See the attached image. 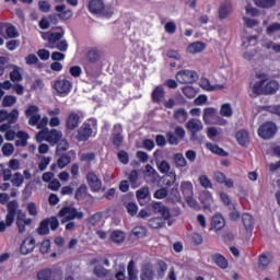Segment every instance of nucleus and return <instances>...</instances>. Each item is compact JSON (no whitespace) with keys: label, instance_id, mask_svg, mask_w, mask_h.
<instances>
[{"label":"nucleus","instance_id":"nucleus-63","mask_svg":"<svg viewBox=\"0 0 280 280\" xmlns=\"http://www.w3.org/2000/svg\"><path fill=\"white\" fill-rule=\"evenodd\" d=\"M132 235L136 237H145V228L143 226H136L131 231Z\"/></svg>","mask_w":280,"mask_h":280},{"label":"nucleus","instance_id":"nucleus-46","mask_svg":"<svg viewBox=\"0 0 280 280\" xmlns=\"http://www.w3.org/2000/svg\"><path fill=\"white\" fill-rule=\"evenodd\" d=\"M158 277H160L161 279H163V277H165V272H167V262H165L164 260H158Z\"/></svg>","mask_w":280,"mask_h":280},{"label":"nucleus","instance_id":"nucleus-56","mask_svg":"<svg viewBox=\"0 0 280 280\" xmlns=\"http://www.w3.org/2000/svg\"><path fill=\"white\" fill-rule=\"evenodd\" d=\"M88 222H89V224H91V226H97V224L102 222V213H100V212L94 213L88 220Z\"/></svg>","mask_w":280,"mask_h":280},{"label":"nucleus","instance_id":"nucleus-45","mask_svg":"<svg viewBox=\"0 0 280 280\" xmlns=\"http://www.w3.org/2000/svg\"><path fill=\"white\" fill-rule=\"evenodd\" d=\"M221 117H233V107L229 103L221 105L220 109Z\"/></svg>","mask_w":280,"mask_h":280},{"label":"nucleus","instance_id":"nucleus-43","mask_svg":"<svg viewBox=\"0 0 280 280\" xmlns=\"http://www.w3.org/2000/svg\"><path fill=\"white\" fill-rule=\"evenodd\" d=\"M54 271L49 268L42 269L37 272V280H51Z\"/></svg>","mask_w":280,"mask_h":280},{"label":"nucleus","instance_id":"nucleus-29","mask_svg":"<svg viewBox=\"0 0 280 280\" xmlns=\"http://www.w3.org/2000/svg\"><path fill=\"white\" fill-rule=\"evenodd\" d=\"M173 119H175L177 124H185V121L189 119V114H187L185 108L180 107L174 110Z\"/></svg>","mask_w":280,"mask_h":280},{"label":"nucleus","instance_id":"nucleus-60","mask_svg":"<svg viewBox=\"0 0 280 280\" xmlns=\"http://www.w3.org/2000/svg\"><path fill=\"white\" fill-rule=\"evenodd\" d=\"M158 170H159V172H161V174H170V170H171L170 162L163 160L159 164Z\"/></svg>","mask_w":280,"mask_h":280},{"label":"nucleus","instance_id":"nucleus-3","mask_svg":"<svg viewBox=\"0 0 280 280\" xmlns=\"http://www.w3.org/2000/svg\"><path fill=\"white\" fill-rule=\"evenodd\" d=\"M205 125L200 119L191 118L186 122V129L190 132V140L195 143H205V136H198L203 130Z\"/></svg>","mask_w":280,"mask_h":280},{"label":"nucleus","instance_id":"nucleus-52","mask_svg":"<svg viewBox=\"0 0 280 280\" xmlns=\"http://www.w3.org/2000/svg\"><path fill=\"white\" fill-rule=\"evenodd\" d=\"M175 165L177 167H186L187 166V160H185V155L183 153H176L174 155Z\"/></svg>","mask_w":280,"mask_h":280},{"label":"nucleus","instance_id":"nucleus-17","mask_svg":"<svg viewBox=\"0 0 280 280\" xmlns=\"http://www.w3.org/2000/svg\"><path fill=\"white\" fill-rule=\"evenodd\" d=\"M213 180H215V183H218L219 185H225V187H228V189H233L235 182H233V179L231 178H226V174L217 171L213 174Z\"/></svg>","mask_w":280,"mask_h":280},{"label":"nucleus","instance_id":"nucleus-42","mask_svg":"<svg viewBox=\"0 0 280 280\" xmlns=\"http://www.w3.org/2000/svg\"><path fill=\"white\" fill-rule=\"evenodd\" d=\"M38 235H49V220L44 219L37 229Z\"/></svg>","mask_w":280,"mask_h":280},{"label":"nucleus","instance_id":"nucleus-41","mask_svg":"<svg viewBox=\"0 0 280 280\" xmlns=\"http://www.w3.org/2000/svg\"><path fill=\"white\" fill-rule=\"evenodd\" d=\"M79 159L82 163H88L89 165H91V162L95 161V159H97V155L94 152L81 153L79 155Z\"/></svg>","mask_w":280,"mask_h":280},{"label":"nucleus","instance_id":"nucleus-8","mask_svg":"<svg viewBox=\"0 0 280 280\" xmlns=\"http://www.w3.org/2000/svg\"><path fill=\"white\" fill-rule=\"evenodd\" d=\"M277 135V125L272 121H267L258 128L260 139H272Z\"/></svg>","mask_w":280,"mask_h":280},{"label":"nucleus","instance_id":"nucleus-61","mask_svg":"<svg viewBox=\"0 0 280 280\" xmlns=\"http://www.w3.org/2000/svg\"><path fill=\"white\" fill-rule=\"evenodd\" d=\"M219 197L221 202H223L225 207H231V205H233V201L231 200V197L229 196V194L221 191L219 194Z\"/></svg>","mask_w":280,"mask_h":280},{"label":"nucleus","instance_id":"nucleus-1","mask_svg":"<svg viewBox=\"0 0 280 280\" xmlns=\"http://www.w3.org/2000/svg\"><path fill=\"white\" fill-rule=\"evenodd\" d=\"M151 209L154 213H160L161 217H154L149 220L148 224L150 229H163L166 220H171V218H178V215H180V208L175 207L170 209L161 201L153 202L151 205Z\"/></svg>","mask_w":280,"mask_h":280},{"label":"nucleus","instance_id":"nucleus-14","mask_svg":"<svg viewBox=\"0 0 280 280\" xmlns=\"http://www.w3.org/2000/svg\"><path fill=\"white\" fill-rule=\"evenodd\" d=\"M86 183L93 192L100 191L102 189V179L97 177V174L95 172H89L86 174Z\"/></svg>","mask_w":280,"mask_h":280},{"label":"nucleus","instance_id":"nucleus-18","mask_svg":"<svg viewBox=\"0 0 280 280\" xmlns=\"http://www.w3.org/2000/svg\"><path fill=\"white\" fill-rule=\"evenodd\" d=\"M55 11L59 12L57 16H59V19H61L62 21H69V19L73 18V11L71 9L67 10V5L65 4L56 5Z\"/></svg>","mask_w":280,"mask_h":280},{"label":"nucleus","instance_id":"nucleus-34","mask_svg":"<svg viewBox=\"0 0 280 280\" xmlns=\"http://www.w3.org/2000/svg\"><path fill=\"white\" fill-rule=\"evenodd\" d=\"M206 148H208V150H210V152L213 154H218V156H229V152L224 151V149L220 148L218 144L208 142Z\"/></svg>","mask_w":280,"mask_h":280},{"label":"nucleus","instance_id":"nucleus-58","mask_svg":"<svg viewBox=\"0 0 280 280\" xmlns=\"http://www.w3.org/2000/svg\"><path fill=\"white\" fill-rule=\"evenodd\" d=\"M118 161H120L122 165H128V163H130V156L128 155V152L120 150L118 152Z\"/></svg>","mask_w":280,"mask_h":280},{"label":"nucleus","instance_id":"nucleus-4","mask_svg":"<svg viewBox=\"0 0 280 280\" xmlns=\"http://www.w3.org/2000/svg\"><path fill=\"white\" fill-rule=\"evenodd\" d=\"M58 217L61 219V224H66V222H71L73 220H82L84 218V212L78 211V208L73 206H65L58 212Z\"/></svg>","mask_w":280,"mask_h":280},{"label":"nucleus","instance_id":"nucleus-37","mask_svg":"<svg viewBox=\"0 0 280 280\" xmlns=\"http://www.w3.org/2000/svg\"><path fill=\"white\" fill-rule=\"evenodd\" d=\"M110 240L115 244H121L126 240V234L119 230L113 231L110 234Z\"/></svg>","mask_w":280,"mask_h":280},{"label":"nucleus","instance_id":"nucleus-22","mask_svg":"<svg viewBox=\"0 0 280 280\" xmlns=\"http://www.w3.org/2000/svg\"><path fill=\"white\" fill-rule=\"evenodd\" d=\"M233 12V3L226 0L219 7V19L220 21H224V19L229 18V14Z\"/></svg>","mask_w":280,"mask_h":280},{"label":"nucleus","instance_id":"nucleus-12","mask_svg":"<svg viewBox=\"0 0 280 280\" xmlns=\"http://www.w3.org/2000/svg\"><path fill=\"white\" fill-rule=\"evenodd\" d=\"M226 226V219H224V215L222 213L218 212L215 213L210 223L209 231H215L218 233L219 231H222Z\"/></svg>","mask_w":280,"mask_h":280},{"label":"nucleus","instance_id":"nucleus-40","mask_svg":"<svg viewBox=\"0 0 280 280\" xmlns=\"http://www.w3.org/2000/svg\"><path fill=\"white\" fill-rule=\"evenodd\" d=\"M67 150H69V141L67 139L59 140L57 142L56 154H66L65 152Z\"/></svg>","mask_w":280,"mask_h":280},{"label":"nucleus","instance_id":"nucleus-21","mask_svg":"<svg viewBox=\"0 0 280 280\" xmlns=\"http://www.w3.org/2000/svg\"><path fill=\"white\" fill-rule=\"evenodd\" d=\"M71 154H75V151L71 150L68 153H57L59 156L57 160V165L60 170H65V167L71 163Z\"/></svg>","mask_w":280,"mask_h":280},{"label":"nucleus","instance_id":"nucleus-64","mask_svg":"<svg viewBox=\"0 0 280 280\" xmlns=\"http://www.w3.org/2000/svg\"><path fill=\"white\" fill-rule=\"evenodd\" d=\"M38 8L40 10V12H49V10H51V4H49V2L47 0H40L38 2Z\"/></svg>","mask_w":280,"mask_h":280},{"label":"nucleus","instance_id":"nucleus-31","mask_svg":"<svg viewBox=\"0 0 280 280\" xmlns=\"http://www.w3.org/2000/svg\"><path fill=\"white\" fill-rule=\"evenodd\" d=\"M207 49V44L203 42H195L188 45L187 51L188 54H200Z\"/></svg>","mask_w":280,"mask_h":280},{"label":"nucleus","instance_id":"nucleus-51","mask_svg":"<svg viewBox=\"0 0 280 280\" xmlns=\"http://www.w3.org/2000/svg\"><path fill=\"white\" fill-rule=\"evenodd\" d=\"M5 34L9 38H19L20 36L19 31L16 30V26L12 24H8Z\"/></svg>","mask_w":280,"mask_h":280},{"label":"nucleus","instance_id":"nucleus-35","mask_svg":"<svg viewBox=\"0 0 280 280\" xmlns=\"http://www.w3.org/2000/svg\"><path fill=\"white\" fill-rule=\"evenodd\" d=\"M89 191V187L86 186V184H82L74 194V198L78 200V202H82V200H84V198H86V194Z\"/></svg>","mask_w":280,"mask_h":280},{"label":"nucleus","instance_id":"nucleus-32","mask_svg":"<svg viewBox=\"0 0 280 280\" xmlns=\"http://www.w3.org/2000/svg\"><path fill=\"white\" fill-rule=\"evenodd\" d=\"M162 184L164 185V188L172 187L176 184V173L170 172L168 174L164 175L162 177Z\"/></svg>","mask_w":280,"mask_h":280},{"label":"nucleus","instance_id":"nucleus-25","mask_svg":"<svg viewBox=\"0 0 280 280\" xmlns=\"http://www.w3.org/2000/svg\"><path fill=\"white\" fill-rule=\"evenodd\" d=\"M235 139L238 143V145H242L243 148H246L248 145V142L250 141V137L248 131L246 129H241L236 132Z\"/></svg>","mask_w":280,"mask_h":280},{"label":"nucleus","instance_id":"nucleus-28","mask_svg":"<svg viewBox=\"0 0 280 280\" xmlns=\"http://www.w3.org/2000/svg\"><path fill=\"white\" fill-rule=\"evenodd\" d=\"M211 259L213 264H215L222 270H226V268H229V260L222 254H213Z\"/></svg>","mask_w":280,"mask_h":280},{"label":"nucleus","instance_id":"nucleus-15","mask_svg":"<svg viewBox=\"0 0 280 280\" xmlns=\"http://www.w3.org/2000/svg\"><path fill=\"white\" fill-rule=\"evenodd\" d=\"M16 228L20 234L25 233L26 226H32V219L27 218V214L20 212L15 221Z\"/></svg>","mask_w":280,"mask_h":280},{"label":"nucleus","instance_id":"nucleus-39","mask_svg":"<svg viewBox=\"0 0 280 280\" xmlns=\"http://www.w3.org/2000/svg\"><path fill=\"white\" fill-rule=\"evenodd\" d=\"M270 261H272V260L270 259V257H268V255L260 254L259 258H258V268L260 270H266V268H268V266H270Z\"/></svg>","mask_w":280,"mask_h":280},{"label":"nucleus","instance_id":"nucleus-49","mask_svg":"<svg viewBox=\"0 0 280 280\" xmlns=\"http://www.w3.org/2000/svg\"><path fill=\"white\" fill-rule=\"evenodd\" d=\"M199 185H201L203 189H213V184L211 183V179H209V176L207 175L199 176Z\"/></svg>","mask_w":280,"mask_h":280},{"label":"nucleus","instance_id":"nucleus-2","mask_svg":"<svg viewBox=\"0 0 280 280\" xmlns=\"http://www.w3.org/2000/svg\"><path fill=\"white\" fill-rule=\"evenodd\" d=\"M256 78L259 81L252 86L254 95H275L279 91V83L277 80H268V74L256 72Z\"/></svg>","mask_w":280,"mask_h":280},{"label":"nucleus","instance_id":"nucleus-53","mask_svg":"<svg viewBox=\"0 0 280 280\" xmlns=\"http://www.w3.org/2000/svg\"><path fill=\"white\" fill-rule=\"evenodd\" d=\"M215 113H217V110L213 107L205 108L203 116H202L205 124H209V119H211V117H214Z\"/></svg>","mask_w":280,"mask_h":280},{"label":"nucleus","instance_id":"nucleus-27","mask_svg":"<svg viewBox=\"0 0 280 280\" xmlns=\"http://www.w3.org/2000/svg\"><path fill=\"white\" fill-rule=\"evenodd\" d=\"M199 200L203 206V209H211V205H213V195H211V191L206 190L200 194Z\"/></svg>","mask_w":280,"mask_h":280},{"label":"nucleus","instance_id":"nucleus-11","mask_svg":"<svg viewBox=\"0 0 280 280\" xmlns=\"http://www.w3.org/2000/svg\"><path fill=\"white\" fill-rule=\"evenodd\" d=\"M112 143L115 148H119L124 143V126L121 124H116L112 131Z\"/></svg>","mask_w":280,"mask_h":280},{"label":"nucleus","instance_id":"nucleus-33","mask_svg":"<svg viewBox=\"0 0 280 280\" xmlns=\"http://www.w3.org/2000/svg\"><path fill=\"white\" fill-rule=\"evenodd\" d=\"M100 58H102V54L100 52V49H97V48H91L86 52L88 62L95 63V62H97V60H100Z\"/></svg>","mask_w":280,"mask_h":280},{"label":"nucleus","instance_id":"nucleus-24","mask_svg":"<svg viewBox=\"0 0 280 280\" xmlns=\"http://www.w3.org/2000/svg\"><path fill=\"white\" fill-rule=\"evenodd\" d=\"M140 280H154V268L150 262H145L142 266Z\"/></svg>","mask_w":280,"mask_h":280},{"label":"nucleus","instance_id":"nucleus-9","mask_svg":"<svg viewBox=\"0 0 280 280\" xmlns=\"http://www.w3.org/2000/svg\"><path fill=\"white\" fill-rule=\"evenodd\" d=\"M176 80L179 84H194L198 80V72L196 71H178Z\"/></svg>","mask_w":280,"mask_h":280},{"label":"nucleus","instance_id":"nucleus-38","mask_svg":"<svg viewBox=\"0 0 280 280\" xmlns=\"http://www.w3.org/2000/svg\"><path fill=\"white\" fill-rule=\"evenodd\" d=\"M128 178L132 189L140 187L141 184L139 183V172L137 170H132Z\"/></svg>","mask_w":280,"mask_h":280},{"label":"nucleus","instance_id":"nucleus-16","mask_svg":"<svg viewBox=\"0 0 280 280\" xmlns=\"http://www.w3.org/2000/svg\"><path fill=\"white\" fill-rule=\"evenodd\" d=\"M80 121V114L71 112L66 118V130L70 132L75 130V128H79Z\"/></svg>","mask_w":280,"mask_h":280},{"label":"nucleus","instance_id":"nucleus-48","mask_svg":"<svg viewBox=\"0 0 280 280\" xmlns=\"http://www.w3.org/2000/svg\"><path fill=\"white\" fill-rule=\"evenodd\" d=\"M16 104V96L14 95H5L2 100V107L10 108Z\"/></svg>","mask_w":280,"mask_h":280},{"label":"nucleus","instance_id":"nucleus-55","mask_svg":"<svg viewBox=\"0 0 280 280\" xmlns=\"http://www.w3.org/2000/svg\"><path fill=\"white\" fill-rule=\"evenodd\" d=\"M136 196L138 200H145V198L150 196V189H148V187H142L139 190H137Z\"/></svg>","mask_w":280,"mask_h":280},{"label":"nucleus","instance_id":"nucleus-62","mask_svg":"<svg viewBox=\"0 0 280 280\" xmlns=\"http://www.w3.org/2000/svg\"><path fill=\"white\" fill-rule=\"evenodd\" d=\"M276 32H280V23L279 22H275L267 27L268 36H272V34H276Z\"/></svg>","mask_w":280,"mask_h":280},{"label":"nucleus","instance_id":"nucleus-20","mask_svg":"<svg viewBox=\"0 0 280 280\" xmlns=\"http://www.w3.org/2000/svg\"><path fill=\"white\" fill-rule=\"evenodd\" d=\"M180 191H182L185 200H187V202H189V200H191V198H194V184H191V182H182Z\"/></svg>","mask_w":280,"mask_h":280},{"label":"nucleus","instance_id":"nucleus-7","mask_svg":"<svg viewBox=\"0 0 280 280\" xmlns=\"http://www.w3.org/2000/svg\"><path fill=\"white\" fill-rule=\"evenodd\" d=\"M57 30H60V32H42V38L43 40H47L50 47L54 48V46L59 43V40H62L65 38V28L62 26L57 27Z\"/></svg>","mask_w":280,"mask_h":280},{"label":"nucleus","instance_id":"nucleus-5","mask_svg":"<svg viewBox=\"0 0 280 280\" xmlns=\"http://www.w3.org/2000/svg\"><path fill=\"white\" fill-rule=\"evenodd\" d=\"M16 209H19V202H16V200L10 201L8 203L5 222H0V233H4L7 226L14 224V219L16 218Z\"/></svg>","mask_w":280,"mask_h":280},{"label":"nucleus","instance_id":"nucleus-36","mask_svg":"<svg viewBox=\"0 0 280 280\" xmlns=\"http://www.w3.org/2000/svg\"><path fill=\"white\" fill-rule=\"evenodd\" d=\"M254 3L255 5H257V8H262L264 10H268L277 5V0H254Z\"/></svg>","mask_w":280,"mask_h":280},{"label":"nucleus","instance_id":"nucleus-44","mask_svg":"<svg viewBox=\"0 0 280 280\" xmlns=\"http://www.w3.org/2000/svg\"><path fill=\"white\" fill-rule=\"evenodd\" d=\"M128 278L127 280H137V270L135 269V261L131 259L127 266Z\"/></svg>","mask_w":280,"mask_h":280},{"label":"nucleus","instance_id":"nucleus-10","mask_svg":"<svg viewBox=\"0 0 280 280\" xmlns=\"http://www.w3.org/2000/svg\"><path fill=\"white\" fill-rule=\"evenodd\" d=\"M93 137V126L85 121L79 128L78 133L75 136L77 141H89Z\"/></svg>","mask_w":280,"mask_h":280},{"label":"nucleus","instance_id":"nucleus-13","mask_svg":"<svg viewBox=\"0 0 280 280\" xmlns=\"http://www.w3.org/2000/svg\"><path fill=\"white\" fill-rule=\"evenodd\" d=\"M34 248H36V240L34 238V236L28 235L22 242L20 246V253L21 255H30V253H34Z\"/></svg>","mask_w":280,"mask_h":280},{"label":"nucleus","instance_id":"nucleus-59","mask_svg":"<svg viewBox=\"0 0 280 280\" xmlns=\"http://www.w3.org/2000/svg\"><path fill=\"white\" fill-rule=\"evenodd\" d=\"M168 194L170 191L167 190V188H160L155 190L154 198H156V200H163V198H167Z\"/></svg>","mask_w":280,"mask_h":280},{"label":"nucleus","instance_id":"nucleus-57","mask_svg":"<svg viewBox=\"0 0 280 280\" xmlns=\"http://www.w3.org/2000/svg\"><path fill=\"white\" fill-rule=\"evenodd\" d=\"M7 121L9 124H16L19 121V109H12L11 113H8Z\"/></svg>","mask_w":280,"mask_h":280},{"label":"nucleus","instance_id":"nucleus-26","mask_svg":"<svg viewBox=\"0 0 280 280\" xmlns=\"http://www.w3.org/2000/svg\"><path fill=\"white\" fill-rule=\"evenodd\" d=\"M47 142L50 143V145H56L62 139V131H58L56 129H47Z\"/></svg>","mask_w":280,"mask_h":280},{"label":"nucleus","instance_id":"nucleus-6","mask_svg":"<svg viewBox=\"0 0 280 280\" xmlns=\"http://www.w3.org/2000/svg\"><path fill=\"white\" fill-rule=\"evenodd\" d=\"M51 88L56 91L59 97H67V95L71 93V89H73V84L71 83V81L67 79L59 78L52 81Z\"/></svg>","mask_w":280,"mask_h":280},{"label":"nucleus","instance_id":"nucleus-23","mask_svg":"<svg viewBox=\"0 0 280 280\" xmlns=\"http://www.w3.org/2000/svg\"><path fill=\"white\" fill-rule=\"evenodd\" d=\"M151 100L153 104H161L165 100V89L163 85H158L151 93Z\"/></svg>","mask_w":280,"mask_h":280},{"label":"nucleus","instance_id":"nucleus-54","mask_svg":"<svg viewBox=\"0 0 280 280\" xmlns=\"http://www.w3.org/2000/svg\"><path fill=\"white\" fill-rule=\"evenodd\" d=\"M3 156H12L14 154V145L12 143H4L2 145Z\"/></svg>","mask_w":280,"mask_h":280},{"label":"nucleus","instance_id":"nucleus-50","mask_svg":"<svg viewBox=\"0 0 280 280\" xmlns=\"http://www.w3.org/2000/svg\"><path fill=\"white\" fill-rule=\"evenodd\" d=\"M93 273L98 277V279H105V277H108V270L102 266H95Z\"/></svg>","mask_w":280,"mask_h":280},{"label":"nucleus","instance_id":"nucleus-47","mask_svg":"<svg viewBox=\"0 0 280 280\" xmlns=\"http://www.w3.org/2000/svg\"><path fill=\"white\" fill-rule=\"evenodd\" d=\"M11 183L13 187H21L23 183H25V177L20 172L15 173L13 177L11 178Z\"/></svg>","mask_w":280,"mask_h":280},{"label":"nucleus","instance_id":"nucleus-30","mask_svg":"<svg viewBox=\"0 0 280 280\" xmlns=\"http://www.w3.org/2000/svg\"><path fill=\"white\" fill-rule=\"evenodd\" d=\"M242 222L247 233H253V229L255 228V219L249 213L242 214Z\"/></svg>","mask_w":280,"mask_h":280},{"label":"nucleus","instance_id":"nucleus-19","mask_svg":"<svg viewBox=\"0 0 280 280\" xmlns=\"http://www.w3.org/2000/svg\"><path fill=\"white\" fill-rule=\"evenodd\" d=\"M88 10L91 14H102V12H104V1L90 0L88 3Z\"/></svg>","mask_w":280,"mask_h":280}]
</instances>
